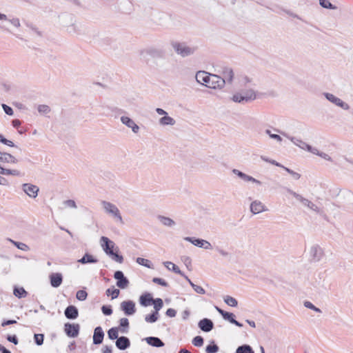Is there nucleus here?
Masks as SVG:
<instances>
[{"label":"nucleus","instance_id":"c9c22d12","mask_svg":"<svg viewBox=\"0 0 353 353\" xmlns=\"http://www.w3.org/2000/svg\"><path fill=\"white\" fill-rule=\"evenodd\" d=\"M159 317V314L157 312L153 311L151 314H148L145 317V320L148 323H154L156 322Z\"/></svg>","mask_w":353,"mask_h":353},{"label":"nucleus","instance_id":"72a5a7b5","mask_svg":"<svg viewBox=\"0 0 353 353\" xmlns=\"http://www.w3.org/2000/svg\"><path fill=\"white\" fill-rule=\"evenodd\" d=\"M13 294L19 299H21L26 297L28 294V292L22 287H14Z\"/></svg>","mask_w":353,"mask_h":353},{"label":"nucleus","instance_id":"49530a36","mask_svg":"<svg viewBox=\"0 0 353 353\" xmlns=\"http://www.w3.org/2000/svg\"><path fill=\"white\" fill-rule=\"evenodd\" d=\"M88 297L86 291L80 290L77 292L76 298L81 301H85Z\"/></svg>","mask_w":353,"mask_h":353},{"label":"nucleus","instance_id":"bb28decb","mask_svg":"<svg viewBox=\"0 0 353 353\" xmlns=\"http://www.w3.org/2000/svg\"><path fill=\"white\" fill-rule=\"evenodd\" d=\"M157 219L165 226L172 227L175 225L174 221L169 217L159 215Z\"/></svg>","mask_w":353,"mask_h":353},{"label":"nucleus","instance_id":"20e7f679","mask_svg":"<svg viewBox=\"0 0 353 353\" xmlns=\"http://www.w3.org/2000/svg\"><path fill=\"white\" fill-rule=\"evenodd\" d=\"M101 205L107 214H111L114 216L117 221H118L121 224H123V220L121 215L120 211L119 208L113 203L106 201H102Z\"/></svg>","mask_w":353,"mask_h":353},{"label":"nucleus","instance_id":"6e6d98bb","mask_svg":"<svg viewBox=\"0 0 353 353\" xmlns=\"http://www.w3.org/2000/svg\"><path fill=\"white\" fill-rule=\"evenodd\" d=\"M152 282L157 284H159L163 287H168V283L163 279L158 278V277H154L152 279Z\"/></svg>","mask_w":353,"mask_h":353},{"label":"nucleus","instance_id":"58836bf2","mask_svg":"<svg viewBox=\"0 0 353 353\" xmlns=\"http://www.w3.org/2000/svg\"><path fill=\"white\" fill-rule=\"evenodd\" d=\"M152 304L154 305V311L157 312H159V311L163 306V302L161 298L153 299V302H152Z\"/></svg>","mask_w":353,"mask_h":353},{"label":"nucleus","instance_id":"864d4df0","mask_svg":"<svg viewBox=\"0 0 353 353\" xmlns=\"http://www.w3.org/2000/svg\"><path fill=\"white\" fill-rule=\"evenodd\" d=\"M101 311L104 315L110 316L112 314V306L104 305L101 307Z\"/></svg>","mask_w":353,"mask_h":353},{"label":"nucleus","instance_id":"39448f33","mask_svg":"<svg viewBox=\"0 0 353 353\" xmlns=\"http://www.w3.org/2000/svg\"><path fill=\"white\" fill-rule=\"evenodd\" d=\"M283 190H285L287 192L292 195L296 200L299 201L303 205L307 206L310 210L319 213V208L314 204L312 202L309 201L308 199L303 197L301 194L295 192L292 190L290 189L287 187H282Z\"/></svg>","mask_w":353,"mask_h":353},{"label":"nucleus","instance_id":"5fc2aeb1","mask_svg":"<svg viewBox=\"0 0 353 353\" xmlns=\"http://www.w3.org/2000/svg\"><path fill=\"white\" fill-rule=\"evenodd\" d=\"M37 109L39 113L44 114H46L50 112V108L47 105H39Z\"/></svg>","mask_w":353,"mask_h":353},{"label":"nucleus","instance_id":"0eeeda50","mask_svg":"<svg viewBox=\"0 0 353 353\" xmlns=\"http://www.w3.org/2000/svg\"><path fill=\"white\" fill-rule=\"evenodd\" d=\"M225 84V79H222L219 75L211 74L209 85H207V87L212 89H221L224 87Z\"/></svg>","mask_w":353,"mask_h":353},{"label":"nucleus","instance_id":"8fccbe9b","mask_svg":"<svg viewBox=\"0 0 353 353\" xmlns=\"http://www.w3.org/2000/svg\"><path fill=\"white\" fill-rule=\"evenodd\" d=\"M121 121L123 124L125 125L127 127L130 128V126L134 123V121L128 117L123 116L121 117Z\"/></svg>","mask_w":353,"mask_h":353},{"label":"nucleus","instance_id":"37998d69","mask_svg":"<svg viewBox=\"0 0 353 353\" xmlns=\"http://www.w3.org/2000/svg\"><path fill=\"white\" fill-rule=\"evenodd\" d=\"M119 290L116 288H108L105 292L106 295L108 296H111L112 299L117 298L119 295Z\"/></svg>","mask_w":353,"mask_h":353},{"label":"nucleus","instance_id":"f3484780","mask_svg":"<svg viewBox=\"0 0 353 353\" xmlns=\"http://www.w3.org/2000/svg\"><path fill=\"white\" fill-rule=\"evenodd\" d=\"M210 77L211 74L205 71H199L196 74V81L199 83L205 85L206 87L207 85H209Z\"/></svg>","mask_w":353,"mask_h":353},{"label":"nucleus","instance_id":"5701e85b","mask_svg":"<svg viewBox=\"0 0 353 353\" xmlns=\"http://www.w3.org/2000/svg\"><path fill=\"white\" fill-rule=\"evenodd\" d=\"M146 343L155 347H162L165 345V343L163 341L157 336H148L144 339Z\"/></svg>","mask_w":353,"mask_h":353},{"label":"nucleus","instance_id":"473e14b6","mask_svg":"<svg viewBox=\"0 0 353 353\" xmlns=\"http://www.w3.org/2000/svg\"><path fill=\"white\" fill-rule=\"evenodd\" d=\"M236 353H254V352L250 345L243 344L236 348Z\"/></svg>","mask_w":353,"mask_h":353},{"label":"nucleus","instance_id":"a878e982","mask_svg":"<svg viewBox=\"0 0 353 353\" xmlns=\"http://www.w3.org/2000/svg\"><path fill=\"white\" fill-rule=\"evenodd\" d=\"M78 262L81 264L96 263L98 262V260L96 258H94L92 254L89 253H85L81 259L78 260Z\"/></svg>","mask_w":353,"mask_h":353},{"label":"nucleus","instance_id":"c756f323","mask_svg":"<svg viewBox=\"0 0 353 353\" xmlns=\"http://www.w3.org/2000/svg\"><path fill=\"white\" fill-rule=\"evenodd\" d=\"M163 264L168 270L173 271L174 273L183 275V272H181L179 268L174 263L170 261H166L164 262Z\"/></svg>","mask_w":353,"mask_h":353},{"label":"nucleus","instance_id":"e2e57ef3","mask_svg":"<svg viewBox=\"0 0 353 353\" xmlns=\"http://www.w3.org/2000/svg\"><path fill=\"white\" fill-rule=\"evenodd\" d=\"M6 339L10 342L14 343V345H17L19 343L18 339L16 335H8L6 336Z\"/></svg>","mask_w":353,"mask_h":353},{"label":"nucleus","instance_id":"b1692460","mask_svg":"<svg viewBox=\"0 0 353 353\" xmlns=\"http://www.w3.org/2000/svg\"><path fill=\"white\" fill-rule=\"evenodd\" d=\"M152 302H153V297L148 292L143 294L139 297V303L143 307L152 305Z\"/></svg>","mask_w":353,"mask_h":353},{"label":"nucleus","instance_id":"dca6fc26","mask_svg":"<svg viewBox=\"0 0 353 353\" xmlns=\"http://www.w3.org/2000/svg\"><path fill=\"white\" fill-rule=\"evenodd\" d=\"M198 326L203 332H209L214 328V323L211 319L204 318L199 321Z\"/></svg>","mask_w":353,"mask_h":353},{"label":"nucleus","instance_id":"1a4fd4ad","mask_svg":"<svg viewBox=\"0 0 353 353\" xmlns=\"http://www.w3.org/2000/svg\"><path fill=\"white\" fill-rule=\"evenodd\" d=\"M80 326L77 323H65L64 324V331L69 337L74 338L79 335Z\"/></svg>","mask_w":353,"mask_h":353},{"label":"nucleus","instance_id":"e433bc0d","mask_svg":"<svg viewBox=\"0 0 353 353\" xmlns=\"http://www.w3.org/2000/svg\"><path fill=\"white\" fill-rule=\"evenodd\" d=\"M1 162L8 163H17L18 160L11 154L5 152Z\"/></svg>","mask_w":353,"mask_h":353},{"label":"nucleus","instance_id":"13d9d810","mask_svg":"<svg viewBox=\"0 0 353 353\" xmlns=\"http://www.w3.org/2000/svg\"><path fill=\"white\" fill-rule=\"evenodd\" d=\"M1 106H2V108L4 111V112L9 115V116H12L14 114V111L12 110V108L11 107H10L9 105L5 104V103H2L1 104Z\"/></svg>","mask_w":353,"mask_h":353},{"label":"nucleus","instance_id":"4468645a","mask_svg":"<svg viewBox=\"0 0 353 353\" xmlns=\"http://www.w3.org/2000/svg\"><path fill=\"white\" fill-rule=\"evenodd\" d=\"M232 172L234 174H236L237 176H239L241 179L243 180L244 181L252 182V183H256L257 185L261 184V182L260 181L254 179V177H252L250 175L245 174L244 172H243L237 169H233Z\"/></svg>","mask_w":353,"mask_h":353},{"label":"nucleus","instance_id":"052dcab7","mask_svg":"<svg viewBox=\"0 0 353 353\" xmlns=\"http://www.w3.org/2000/svg\"><path fill=\"white\" fill-rule=\"evenodd\" d=\"M191 286L194 289V290L198 294H204L205 293V290L201 286L197 285L194 283H191Z\"/></svg>","mask_w":353,"mask_h":353},{"label":"nucleus","instance_id":"f03ea898","mask_svg":"<svg viewBox=\"0 0 353 353\" xmlns=\"http://www.w3.org/2000/svg\"><path fill=\"white\" fill-rule=\"evenodd\" d=\"M256 98V95L254 90L249 89L241 92H236L234 94L232 97V100L235 103L245 104L254 101Z\"/></svg>","mask_w":353,"mask_h":353},{"label":"nucleus","instance_id":"338daca9","mask_svg":"<svg viewBox=\"0 0 353 353\" xmlns=\"http://www.w3.org/2000/svg\"><path fill=\"white\" fill-rule=\"evenodd\" d=\"M9 21L17 28H19L21 26L19 19L18 18H12V19H10Z\"/></svg>","mask_w":353,"mask_h":353},{"label":"nucleus","instance_id":"a211bd4d","mask_svg":"<svg viewBox=\"0 0 353 353\" xmlns=\"http://www.w3.org/2000/svg\"><path fill=\"white\" fill-rule=\"evenodd\" d=\"M265 205H263L260 201L255 200L250 204V211L252 214H256L262 212L267 211Z\"/></svg>","mask_w":353,"mask_h":353},{"label":"nucleus","instance_id":"2eb2a0df","mask_svg":"<svg viewBox=\"0 0 353 353\" xmlns=\"http://www.w3.org/2000/svg\"><path fill=\"white\" fill-rule=\"evenodd\" d=\"M105 334L101 326H97L94 330L93 344L100 345L103 343Z\"/></svg>","mask_w":353,"mask_h":353},{"label":"nucleus","instance_id":"69168bd1","mask_svg":"<svg viewBox=\"0 0 353 353\" xmlns=\"http://www.w3.org/2000/svg\"><path fill=\"white\" fill-rule=\"evenodd\" d=\"M165 314L169 317H174L176 314V311L174 309L169 308L167 310Z\"/></svg>","mask_w":353,"mask_h":353},{"label":"nucleus","instance_id":"2f4dec72","mask_svg":"<svg viewBox=\"0 0 353 353\" xmlns=\"http://www.w3.org/2000/svg\"><path fill=\"white\" fill-rule=\"evenodd\" d=\"M297 146L300 148L307 150L314 154H317L318 149L316 148H313L310 145L306 143L305 142H300V144H297Z\"/></svg>","mask_w":353,"mask_h":353},{"label":"nucleus","instance_id":"4d7b16f0","mask_svg":"<svg viewBox=\"0 0 353 353\" xmlns=\"http://www.w3.org/2000/svg\"><path fill=\"white\" fill-rule=\"evenodd\" d=\"M304 306L307 308L311 309L316 312H321V309L319 307H316L315 305H314L310 301H305L304 302Z\"/></svg>","mask_w":353,"mask_h":353},{"label":"nucleus","instance_id":"9b49d317","mask_svg":"<svg viewBox=\"0 0 353 353\" xmlns=\"http://www.w3.org/2000/svg\"><path fill=\"white\" fill-rule=\"evenodd\" d=\"M121 309L127 316H131L136 312L135 303L131 300L123 301L121 303Z\"/></svg>","mask_w":353,"mask_h":353},{"label":"nucleus","instance_id":"f704fd0d","mask_svg":"<svg viewBox=\"0 0 353 353\" xmlns=\"http://www.w3.org/2000/svg\"><path fill=\"white\" fill-rule=\"evenodd\" d=\"M184 240L186 241L190 242L194 245L197 246L199 248H202V246H203L202 244H203V239L187 236V237L184 238Z\"/></svg>","mask_w":353,"mask_h":353},{"label":"nucleus","instance_id":"3c124183","mask_svg":"<svg viewBox=\"0 0 353 353\" xmlns=\"http://www.w3.org/2000/svg\"><path fill=\"white\" fill-rule=\"evenodd\" d=\"M319 4L324 8L334 9L335 6L327 0H319Z\"/></svg>","mask_w":353,"mask_h":353},{"label":"nucleus","instance_id":"aec40b11","mask_svg":"<svg viewBox=\"0 0 353 353\" xmlns=\"http://www.w3.org/2000/svg\"><path fill=\"white\" fill-rule=\"evenodd\" d=\"M64 314L68 319L74 320L79 316V310L74 305L68 306L65 311Z\"/></svg>","mask_w":353,"mask_h":353},{"label":"nucleus","instance_id":"a18cd8bd","mask_svg":"<svg viewBox=\"0 0 353 353\" xmlns=\"http://www.w3.org/2000/svg\"><path fill=\"white\" fill-rule=\"evenodd\" d=\"M137 263L148 268H151L152 265L150 261L141 257L137 259Z\"/></svg>","mask_w":353,"mask_h":353},{"label":"nucleus","instance_id":"603ef678","mask_svg":"<svg viewBox=\"0 0 353 353\" xmlns=\"http://www.w3.org/2000/svg\"><path fill=\"white\" fill-rule=\"evenodd\" d=\"M0 142L10 147H17L12 141L6 139L1 134H0Z\"/></svg>","mask_w":353,"mask_h":353},{"label":"nucleus","instance_id":"c03bdc74","mask_svg":"<svg viewBox=\"0 0 353 353\" xmlns=\"http://www.w3.org/2000/svg\"><path fill=\"white\" fill-rule=\"evenodd\" d=\"M274 131L276 132H280L281 134H283L284 137H287L288 139H289L294 145H297V144H300V142H303L302 140L301 139H296V137H290L289 136L288 134L285 133V132H280L279 130L277 129H274Z\"/></svg>","mask_w":353,"mask_h":353},{"label":"nucleus","instance_id":"0e129e2a","mask_svg":"<svg viewBox=\"0 0 353 353\" xmlns=\"http://www.w3.org/2000/svg\"><path fill=\"white\" fill-rule=\"evenodd\" d=\"M315 154L321 157V158H323L325 160H327L329 161H332V159L327 154L323 152H320L319 150H318L317 154Z\"/></svg>","mask_w":353,"mask_h":353},{"label":"nucleus","instance_id":"7ed1b4c3","mask_svg":"<svg viewBox=\"0 0 353 353\" xmlns=\"http://www.w3.org/2000/svg\"><path fill=\"white\" fill-rule=\"evenodd\" d=\"M172 47L176 53L182 57L190 56L196 50V47L189 46L185 43L174 41L172 43Z\"/></svg>","mask_w":353,"mask_h":353},{"label":"nucleus","instance_id":"f257e3e1","mask_svg":"<svg viewBox=\"0 0 353 353\" xmlns=\"http://www.w3.org/2000/svg\"><path fill=\"white\" fill-rule=\"evenodd\" d=\"M100 243L104 252L112 260L119 263L123 262V257L119 254V248L116 246L114 241L106 236H101Z\"/></svg>","mask_w":353,"mask_h":353},{"label":"nucleus","instance_id":"09e8293b","mask_svg":"<svg viewBox=\"0 0 353 353\" xmlns=\"http://www.w3.org/2000/svg\"><path fill=\"white\" fill-rule=\"evenodd\" d=\"M192 344L196 347H201L203 344V338L201 336H196L192 339Z\"/></svg>","mask_w":353,"mask_h":353},{"label":"nucleus","instance_id":"423d86ee","mask_svg":"<svg viewBox=\"0 0 353 353\" xmlns=\"http://www.w3.org/2000/svg\"><path fill=\"white\" fill-rule=\"evenodd\" d=\"M323 255V250L319 245H314L310 248V257L312 262H319Z\"/></svg>","mask_w":353,"mask_h":353},{"label":"nucleus","instance_id":"a19ab883","mask_svg":"<svg viewBox=\"0 0 353 353\" xmlns=\"http://www.w3.org/2000/svg\"><path fill=\"white\" fill-rule=\"evenodd\" d=\"M9 241H10L14 246H16L18 249L21 250H23V251H28L29 250V247L28 245H27L26 244L23 243H21V242H19V241H15L14 240H12L10 239H8Z\"/></svg>","mask_w":353,"mask_h":353},{"label":"nucleus","instance_id":"9d476101","mask_svg":"<svg viewBox=\"0 0 353 353\" xmlns=\"http://www.w3.org/2000/svg\"><path fill=\"white\" fill-rule=\"evenodd\" d=\"M141 54L144 56L145 54L150 56L152 58L154 59H161L164 56V52L159 48L150 47L146 49H144L141 51Z\"/></svg>","mask_w":353,"mask_h":353},{"label":"nucleus","instance_id":"412c9836","mask_svg":"<svg viewBox=\"0 0 353 353\" xmlns=\"http://www.w3.org/2000/svg\"><path fill=\"white\" fill-rule=\"evenodd\" d=\"M50 285L53 288H58L59 287L63 281V276L61 273L57 272V273H52L50 276Z\"/></svg>","mask_w":353,"mask_h":353},{"label":"nucleus","instance_id":"680f3d73","mask_svg":"<svg viewBox=\"0 0 353 353\" xmlns=\"http://www.w3.org/2000/svg\"><path fill=\"white\" fill-rule=\"evenodd\" d=\"M63 204L69 208H77L76 203L74 200L68 199L63 201Z\"/></svg>","mask_w":353,"mask_h":353},{"label":"nucleus","instance_id":"6ab92c4d","mask_svg":"<svg viewBox=\"0 0 353 353\" xmlns=\"http://www.w3.org/2000/svg\"><path fill=\"white\" fill-rule=\"evenodd\" d=\"M116 347L120 350H125L130 347V341L127 336H120L115 342Z\"/></svg>","mask_w":353,"mask_h":353},{"label":"nucleus","instance_id":"ea45409f","mask_svg":"<svg viewBox=\"0 0 353 353\" xmlns=\"http://www.w3.org/2000/svg\"><path fill=\"white\" fill-rule=\"evenodd\" d=\"M219 350V346L214 343V341H212L211 343L206 346L205 352L206 353H216Z\"/></svg>","mask_w":353,"mask_h":353},{"label":"nucleus","instance_id":"ddd939ff","mask_svg":"<svg viewBox=\"0 0 353 353\" xmlns=\"http://www.w3.org/2000/svg\"><path fill=\"white\" fill-rule=\"evenodd\" d=\"M22 190L28 196L34 199L37 196L39 191L37 185L30 183H23L22 185Z\"/></svg>","mask_w":353,"mask_h":353},{"label":"nucleus","instance_id":"cd10ccee","mask_svg":"<svg viewBox=\"0 0 353 353\" xmlns=\"http://www.w3.org/2000/svg\"><path fill=\"white\" fill-rule=\"evenodd\" d=\"M122 333H127L129 328V321L127 318H122L119 321V326L118 327Z\"/></svg>","mask_w":353,"mask_h":353},{"label":"nucleus","instance_id":"393cba45","mask_svg":"<svg viewBox=\"0 0 353 353\" xmlns=\"http://www.w3.org/2000/svg\"><path fill=\"white\" fill-rule=\"evenodd\" d=\"M222 317L228 321L230 323L234 324L239 327H243V324L235 319V315L229 312H225L222 314Z\"/></svg>","mask_w":353,"mask_h":353},{"label":"nucleus","instance_id":"4c0bfd02","mask_svg":"<svg viewBox=\"0 0 353 353\" xmlns=\"http://www.w3.org/2000/svg\"><path fill=\"white\" fill-rule=\"evenodd\" d=\"M0 174H4V175H13V176H20L21 172L17 170H10L3 168L1 167L0 170Z\"/></svg>","mask_w":353,"mask_h":353},{"label":"nucleus","instance_id":"bf43d9fd","mask_svg":"<svg viewBox=\"0 0 353 353\" xmlns=\"http://www.w3.org/2000/svg\"><path fill=\"white\" fill-rule=\"evenodd\" d=\"M265 134H268L271 139H275L279 142H281L282 141V138L280 135L276 134H272L271 132V130H270L268 129L265 130Z\"/></svg>","mask_w":353,"mask_h":353},{"label":"nucleus","instance_id":"f8f14e48","mask_svg":"<svg viewBox=\"0 0 353 353\" xmlns=\"http://www.w3.org/2000/svg\"><path fill=\"white\" fill-rule=\"evenodd\" d=\"M114 278L117 280V285L121 289L126 288L129 285V281L124 276V274L121 270H117L114 274Z\"/></svg>","mask_w":353,"mask_h":353},{"label":"nucleus","instance_id":"de8ad7c7","mask_svg":"<svg viewBox=\"0 0 353 353\" xmlns=\"http://www.w3.org/2000/svg\"><path fill=\"white\" fill-rule=\"evenodd\" d=\"M34 343L40 346L43 345L44 340V334H34Z\"/></svg>","mask_w":353,"mask_h":353},{"label":"nucleus","instance_id":"7c9ffc66","mask_svg":"<svg viewBox=\"0 0 353 353\" xmlns=\"http://www.w3.org/2000/svg\"><path fill=\"white\" fill-rule=\"evenodd\" d=\"M119 328L117 327H113L108 330V336L110 340H117L119 338Z\"/></svg>","mask_w":353,"mask_h":353},{"label":"nucleus","instance_id":"4be33fe9","mask_svg":"<svg viewBox=\"0 0 353 353\" xmlns=\"http://www.w3.org/2000/svg\"><path fill=\"white\" fill-rule=\"evenodd\" d=\"M221 74L223 75L222 79H225V83L231 84L234 79V72L231 68L223 67L222 69Z\"/></svg>","mask_w":353,"mask_h":353},{"label":"nucleus","instance_id":"774afa93","mask_svg":"<svg viewBox=\"0 0 353 353\" xmlns=\"http://www.w3.org/2000/svg\"><path fill=\"white\" fill-rule=\"evenodd\" d=\"M202 245H203L202 248L205 250H211L212 248L211 243L206 240L203 239Z\"/></svg>","mask_w":353,"mask_h":353},{"label":"nucleus","instance_id":"c85d7f7f","mask_svg":"<svg viewBox=\"0 0 353 353\" xmlns=\"http://www.w3.org/2000/svg\"><path fill=\"white\" fill-rule=\"evenodd\" d=\"M175 123V120L173 118L168 116V114L164 115V117L159 119V123L162 125H174Z\"/></svg>","mask_w":353,"mask_h":353},{"label":"nucleus","instance_id":"79ce46f5","mask_svg":"<svg viewBox=\"0 0 353 353\" xmlns=\"http://www.w3.org/2000/svg\"><path fill=\"white\" fill-rule=\"evenodd\" d=\"M223 299L225 303L231 307H236L238 305L236 299L230 296L227 295L224 296Z\"/></svg>","mask_w":353,"mask_h":353},{"label":"nucleus","instance_id":"6e6552de","mask_svg":"<svg viewBox=\"0 0 353 353\" xmlns=\"http://www.w3.org/2000/svg\"><path fill=\"white\" fill-rule=\"evenodd\" d=\"M323 95L329 101L343 108V110H347L350 109V105L347 103L344 102L334 94L328 92H324Z\"/></svg>","mask_w":353,"mask_h":353}]
</instances>
